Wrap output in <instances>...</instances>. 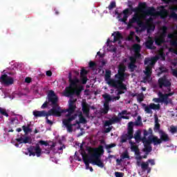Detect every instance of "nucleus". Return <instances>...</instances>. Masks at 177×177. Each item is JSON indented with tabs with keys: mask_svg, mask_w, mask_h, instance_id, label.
Wrapping results in <instances>:
<instances>
[{
	"mask_svg": "<svg viewBox=\"0 0 177 177\" xmlns=\"http://www.w3.org/2000/svg\"><path fill=\"white\" fill-rule=\"evenodd\" d=\"M57 102H59V97H57L55 91L50 90L47 95V100L41 105V109H46L48 104H49V106H52L53 109L54 108L58 112V113L52 115L54 117H62V114L64 113V111L59 106Z\"/></svg>",
	"mask_w": 177,
	"mask_h": 177,
	"instance_id": "nucleus-1",
	"label": "nucleus"
},
{
	"mask_svg": "<svg viewBox=\"0 0 177 177\" xmlns=\"http://www.w3.org/2000/svg\"><path fill=\"white\" fill-rule=\"evenodd\" d=\"M59 112L55 109V108H52L48 112L46 111H34L32 114L35 118H39L41 117H46L47 124L49 125H53V122L50 120H48V117L50 115H55V114H58Z\"/></svg>",
	"mask_w": 177,
	"mask_h": 177,
	"instance_id": "nucleus-2",
	"label": "nucleus"
},
{
	"mask_svg": "<svg viewBox=\"0 0 177 177\" xmlns=\"http://www.w3.org/2000/svg\"><path fill=\"white\" fill-rule=\"evenodd\" d=\"M68 81L69 86L67 87L66 93V96H71V95H73V93L70 89H76V88H78V84H80V79H78V77H77V76H74L73 78V76H71V73H69Z\"/></svg>",
	"mask_w": 177,
	"mask_h": 177,
	"instance_id": "nucleus-3",
	"label": "nucleus"
},
{
	"mask_svg": "<svg viewBox=\"0 0 177 177\" xmlns=\"http://www.w3.org/2000/svg\"><path fill=\"white\" fill-rule=\"evenodd\" d=\"M101 157L102 154L99 153V151H94L93 153L90 155V162H91L93 165H97L99 168H104V163L102 161Z\"/></svg>",
	"mask_w": 177,
	"mask_h": 177,
	"instance_id": "nucleus-4",
	"label": "nucleus"
},
{
	"mask_svg": "<svg viewBox=\"0 0 177 177\" xmlns=\"http://www.w3.org/2000/svg\"><path fill=\"white\" fill-rule=\"evenodd\" d=\"M125 75L122 73H117L115 75L114 80H112V82L114 83V88H118L119 89H127V84H124L125 81Z\"/></svg>",
	"mask_w": 177,
	"mask_h": 177,
	"instance_id": "nucleus-5",
	"label": "nucleus"
},
{
	"mask_svg": "<svg viewBox=\"0 0 177 177\" xmlns=\"http://www.w3.org/2000/svg\"><path fill=\"white\" fill-rule=\"evenodd\" d=\"M160 138H158L156 136H152V142H153V146H157L158 145H161L162 142H169L171 140V138H169V136H168V133H165L164 131H160Z\"/></svg>",
	"mask_w": 177,
	"mask_h": 177,
	"instance_id": "nucleus-6",
	"label": "nucleus"
},
{
	"mask_svg": "<svg viewBox=\"0 0 177 177\" xmlns=\"http://www.w3.org/2000/svg\"><path fill=\"white\" fill-rule=\"evenodd\" d=\"M133 139V122H129L127 128V133L121 136L120 142L122 143H127V140H131Z\"/></svg>",
	"mask_w": 177,
	"mask_h": 177,
	"instance_id": "nucleus-7",
	"label": "nucleus"
},
{
	"mask_svg": "<svg viewBox=\"0 0 177 177\" xmlns=\"http://www.w3.org/2000/svg\"><path fill=\"white\" fill-rule=\"evenodd\" d=\"M128 7L129 8H126L122 11L124 16L120 19V21H122V23H127V20H128V17H129V15H131L132 12H138V8H134L132 1H128Z\"/></svg>",
	"mask_w": 177,
	"mask_h": 177,
	"instance_id": "nucleus-8",
	"label": "nucleus"
},
{
	"mask_svg": "<svg viewBox=\"0 0 177 177\" xmlns=\"http://www.w3.org/2000/svg\"><path fill=\"white\" fill-rule=\"evenodd\" d=\"M28 151L30 157H31V156L33 157H35V156H37V157H41V155L42 154V149L38 144H37L36 146H30L28 148Z\"/></svg>",
	"mask_w": 177,
	"mask_h": 177,
	"instance_id": "nucleus-9",
	"label": "nucleus"
},
{
	"mask_svg": "<svg viewBox=\"0 0 177 177\" xmlns=\"http://www.w3.org/2000/svg\"><path fill=\"white\" fill-rule=\"evenodd\" d=\"M160 89H162V87L167 88L169 92H171V82L167 79V76L160 77L158 80Z\"/></svg>",
	"mask_w": 177,
	"mask_h": 177,
	"instance_id": "nucleus-10",
	"label": "nucleus"
},
{
	"mask_svg": "<svg viewBox=\"0 0 177 177\" xmlns=\"http://www.w3.org/2000/svg\"><path fill=\"white\" fill-rule=\"evenodd\" d=\"M121 118H122L123 120H129V118L125 115H122L120 116V118L113 117L109 120H106L104 125V127H110V125H113V124L120 122V121H121Z\"/></svg>",
	"mask_w": 177,
	"mask_h": 177,
	"instance_id": "nucleus-11",
	"label": "nucleus"
},
{
	"mask_svg": "<svg viewBox=\"0 0 177 177\" xmlns=\"http://www.w3.org/2000/svg\"><path fill=\"white\" fill-rule=\"evenodd\" d=\"M142 107H145V111L147 114H153V111L151 110H160V104H156L154 103H151L149 106L146 105V104H142Z\"/></svg>",
	"mask_w": 177,
	"mask_h": 177,
	"instance_id": "nucleus-12",
	"label": "nucleus"
},
{
	"mask_svg": "<svg viewBox=\"0 0 177 177\" xmlns=\"http://www.w3.org/2000/svg\"><path fill=\"white\" fill-rule=\"evenodd\" d=\"M0 81L1 84H3V85H6V86H9V85H12L13 82H15L13 77L8 76L6 74L2 75L0 77Z\"/></svg>",
	"mask_w": 177,
	"mask_h": 177,
	"instance_id": "nucleus-13",
	"label": "nucleus"
},
{
	"mask_svg": "<svg viewBox=\"0 0 177 177\" xmlns=\"http://www.w3.org/2000/svg\"><path fill=\"white\" fill-rule=\"evenodd\" d=\"M75 109H77V105H75V102L74 100H69V105L68 109L66 110H63V113H68L66 114V117H71V114H73V113L75 111Z\"/></svg>",
	"mask_w": 177,
	"mask_h": 177,
	"instance_id": "nucleus-14",
	"label": "nucleus"
},
{
	"mask_svg": "<svg viewBox=\"0 0 177 177\" xmlns=\"http://www.w3.org/2000/svg\"><path fill=\"white\" fill-rule=\"evenodd\" d=\"M104 80L106 84L109 85V86L114 88V83L113 82V81H114V79H111V71H106L104 75Z\"/></svg>",
	"mask_w": 177,
	"mask_h": 177,
	"instance_id": "nucleus-15",
	"label": "nucleus"
},
{
	"mask_svg": "<svg viewBox=\"0 0 177 177\" xmlns=\"http://www.w3.org/2000/svg\"><path fill=\"white\" fill-rule=\"evenodd\" d=\"M152 139L153 137H149L147 141V144H145V149H143V151H145L146 154H149V153H151V150H153L151 145H150L151 143L154 144V142L151 140Z\"/></svg>",
	"mask_w": 177,
	"mask_h": 177,
	"instance_id": "nucleus-16",
	"label": "nucleus"
},
{
	"mask_svg": "<svg viewBox=\"0 0 177 177\" xmlns=\"http://www.w3.org/2000/svg\"><path fill=\"white\" fill-rule=\"evenodd\" d=\"M157 60H158L157 57H153L152 58L146 57L144 61V64L145 66L148 64V66H150V67H153V66L156 64Z\"/></svg>",
	"mask_w": 177,
	"mask_h": 177,
	"instance_id": "nucleus-17",
	"label": "nucleus"
},
{
	"mask_svg": "<svg viewBox=\"0 0 177 177\" xmlns=\"http://www.w3.org/2000/svg\"><path fill=\"white\" fill-rule=\"evenodd\" d=\"M140 19V17L138 15H133V17L129 19V23L127 24V28H132L133 27V24L138 23L139 21V19Z\"/></svg>",
	"mask_w": 177,
	"mask_h": 177,
	"instance_id": "nucleus-18",
	"label": "nucleus"
},
{
	"mask_svg": "<svg viewBox=\"0 0 177 177\" xmlns=\"http://www.w3.org/2000/svg\"><path fill=\"white\" fill-rule=\"evenodd\" d=\"M158 97H160L161 99V103H165V104L168 105L169 103V101H168L169 96L167 95V93L163 94L161 93V91H159L158 93Z\"/></svg>",
	"mask_w": 177,
	"mask_h": 177,
	"instance_id": "nucleus-19",
	"label": "nucleus"
},
{
	"mask_svg": "<svg viewBox=\"0 0 177 177\" xmlns=\"http://www.w3.org/2000/svg\"><path fill=\"white\" fill-rule=\"evenodd\" d=\"M151 68H153V66H150V65L146 66L145 71H144V73L146 75L144 77V81H147L151 77Z\"/></svg>",
	"mask_w": 177,
	"mask_h": 177,
	"instance_id": "nucleus-20",
	"label": "nucleus"
},
{
	"mask_svg": "<svg viewBox=\"0 0 177 177\" xmlns=\"http://www.w3.org/2000/svg\"><path fill=\"white\" fill-rule=\"evenodd\" d=\"M154 45V40H153V39H151V37H149V39L147 40V41L145 42V46L147 48V49H156V46H153Z\"/></svg>",
	"mask_w": 177,
	"mask_h": 177,
	"instance_id": "nucleus-21",
	"label": "nucleus"
},
{
	"mask_svg": "<svg viewBox=\"0 0 177 177\" xmlns=\"http://www.w3.org/2000/svg\"><path fill=\"white\" fill-rule=\"evenodd\" d=\"M89 107H90V105L88 104V103L86 102L82 103V110L83 113L85 114V115H89V111H91V109Z\"/></svg>",
	"mask_w": 177,
	"mask_h": 177,
	"instance_id": "nucleus-22",
	"label": "nucleus"
},
{
	"mask_svg": "<svg viewBox=\"0 0 177 177\" xmlns=\"http://www.w3.org/2000/svg\"><path fill=\"white\" fill-rule=\"evenodd\" d=\"M161 128V125L160 124V123L158 122V116H157V115H155V124L153 127V131L156 133H160V131H162L160 129Z\"/></svg>",
	"mask_w": 177,
	"mask_h": 177,
	"instance_id": "nucleus-23",
	"label": "nucleus"
},
{
	"mask_svg": "<svg viewBox=\"0 0 177 177\" xmlns=\"http://www.w3.org/2000/svg\"><path fill=\"white\" fill-rule=\"evenodd\" d=\"M83 158V161L86 165V169H89V168L91 167L89 166V164H92V162H91V156H88V155H85L82 156Z\"/></svg>",
	"mask_w": 177,
	"mask_h": 177,
	"instance_id": "nucleus-24",
	"label": "nucleus"
},
{
	"mask_svg": "<svg viewBox=\"0 0 177 177\" xmlns=\"http://www.w3.org/2000/svg\"><path fill=\"white\" fill-rule=\"evenodd\" d=\"M142 132L140 131V130H137L136 131V133H134V136L133 138H134L136 142L137 143H139V142L142 141Z\"/></svg>",
	"mask_w": 177,
	"mask_h": 177,
	"instance_id": "nucleus-25",
	"label": "nucleus"
},
{
	"mask_svg": "<svg viewBox=\"0 0 177 177\" xmlns=\"http://www.w3.org/2000/svg\"><path fill=\"white\" fill-rule=\"evenodd\" d=\"M156 12V8L154 7H149L148 9H147L144 13L147 15V16H153Z\"/></svg>",
	"mask_w": 177,
	"mask_h": 177,
	"instance_id": "nucleus-26",
	"label": "nucleus"
},
{
	"mask_svg": "<svg viewBox=\"0 0 177 177\" xmlns=\"http://www.w3.org/2000/svg\"><path fill=\"white\" fill-rule=\"evenodd\" d=\"M62 124L66 127L67 132L69 133L73 132V125H71V123H68V122H64L62 120Z\"/></svg>",
	"mask_w": 177,
	"mask_h": 177,
	"instance_id": "nucleus-27",
	"label": "nucleus"
},
{
	"mask_svg": "<svg viewBox=\"0 0 177 177\" xmlns=\"http://www.w3.org/2000/svg\"><path fill=\"white\" fill-rule=\"evenodd\" d=\"M164 42H165V39H162L160 36L155 38V44L156 45H158V46H161Z\"/></svg>",
	"mask_w": 177,
	"mask_h": 177,
	"instance_id": "nucleus-28",
	"label": "nucleus"
},
{
	"mask_svg": "<svg viewBox=\"0 0 177 177\" xmlns=\"http://www.w3.org/2000/svg\"><path fill=\"white\" fill-rule=\"evenodd\" d=\"M131 49L133 50L134 53L140 52V50L142 49V46L139 44H134L132 45Z\"/></svg>",
	"mask_w": 177,
	"mask_h": 177,
	"instance_id": "nucleus-29",
	"label": "nucleus"
},
{
	"mask_svg": "<svg viewBox=\"0 0 177 177\" xmlns=\"http://www.w3.org/2000/svg\"><path fill=\"white\" fill-rule=\"evenodd\" d=\"M76 124H86V119L84 118V115H82V113H80L79 115V121L76 120Z\"/></svg>",
	"mask_w": 177,
	"mask_h": 177,
	"instance_id": "nucleus-30",
	"label": "nucleus"
},
{
	"mask_svg": "<svg viewBox=\"0 0 177 177\" xmlns=\"http://www.w3.org/2000/svg\"><path fill=\"white\" fill-rule=\"evenodd\" d=\"M109 110H110L109 104L104 103V108L101 110V113L102 114H107V113H109Z\"/></svg>",
	"mask_w": 177,
	"mask_h": 177,
	"instance_id": "nucleus-31",
	"label": "nucleus"
},
{
	"mask_svg": "<svg viewBox=\"0 0 177 177\" xmlns=\"http://www.w3.org/2000/svg\"><path fill=\"white\" fill-rule=\"evenodd\" d=\"M162 32L159 37L162 39H165V37H167V30H168V28H167V26H162Z\"/></svg>",
	"mask_w": 177,
	"mask_h": 177,
	"instance_id": "nucleus-32",
	"label": "nucleus"
},
{
	"mask_svg": "<svg viewBox=\"0 0 177 177\" xmlns=\"http://www.w3.org/2000/svg\"><path fill=\"white\" fill-rule=\"evenodd\" d=\"M102 97L104 99L105 102L109 104L111 100L113 101V98H111V96H110L109 94H104L102 95Z\"/></svg>",
	"mask_w": 177,
	"mask_h": 177,
	"instance_id": "nucleus-33",
	"label": "nucleus"
},
{
	"mask_svg": "<svg viewBox=\"0 0 177 177\" xmlns=\"http://www.w3.org/2000/svg\"><path fill=\"white\" fill-rule=\"evenodd\" d=\"M82 91H84V86H79L77 88H75V93L76 96H80Z\"/></svg>",
	"mask_w": 177,
	"mask_h": 177,
	"instance_id": "nucleus-34",
	"label": "nucleus"
},
{
	"mask_svg": "<svg viewBox=\"0 0 177 177\" xmlns=\"http://www.w3.org/2000/svg\"><path fill=\"white\" fill-rule=\"evenodd\" d=\"M31 124H28L27 126H22V129L25 133H28L30 132H32V129L30 128Z\"/></svg>",
	"mask_w": 177,
	"mask_h": 177,
	"instance_id": "nucleus-35",
	"label": "nucleus"
},
{
	"mask_svg": "<svg viewBox=\"0 0 177 177\" xmlns=\"http://www.w3.org/2000/svg\"><path fill=\"white\" fill-rule=\"evenodd\" d=\"M121 38H122V35H121L119 31L116 32L115 35L113 38V42H117V41H120Z\"/></svg>",
	"mask_w": 177,
	"mask_h": 177,
	"instance_id": "nucleus-36",
	"label": "nucleus"
},
{
	"mask_svg": "<svg viewBox=\"0 0 177 177\" xmlns=\"http://www.w3.org/2000/svg\"><path fill=\"white\" fill-rule=\"evenodd\" d=\"M75 118H77V114L71 115L68 119H64L62 121L71 124V121H74V120H75Z\"/></svg>",
	"mask_w": 177,
	"mask_h": 177,
	"instance_id": "nucleus-37",
	"label": "nucleus"
},
{
	"mask_svg": "<svg viewBox=\"0 0 177 177\" xmlns=\"http://www.w3.org/2000/svg\"><path fill=\"white\" fill-rule=\"evenodd\" d=\"M128 68L130 70L131 73H133L136 68H138V66L136 64H129Z\"/></svg>",
	"mask_w": 177,
	"mask_h": 177,
	"instance_id": "nucleus-38",
	"label": "nucleus"
},
{
	"mask_svg": "<svg viewBox=\"0 0 177 177\" xmlns=\"http://www.w3.org/2000/svg\"><path fill=\"white\" fill-rule=\"evenodd\" d=\"M149 135H153V129L151 128H149L148 131L146 129L143 130V136H149Z\"/></svg>",
	"mask_w": 177,
	"mask_h": 177,
	"instance_id": "nucleus-39",
	"label": "nucleus"
},
{
	"mask_svg": "<svg viewBox=\"0 0 177 177\" xmlns=\"http://www.w3.org/2000/svg\"><path fill=\"white\" fill-rule=\"evenodd\" d=\"M141 169H142V171H147V169H149V162H142L141 163Z\"/></svg>",
	"mask_w": 177,
	"mask_h": 177,
	"instance_id": "nucleus-40",
	"label": "nucleus"
},
{
	"mask_svg": "<svg viewBox=\"0 0 177 177\" xmlns=\"http://www.w3.org/2000/svg\"><path fill=\"white\" fill-rule=\"evenodd\" d=\"M125 66H120L118 71V73L122 74L123 75H127V73H125Z\"/></svg>",
	"mask_w": 177,
	"mask_h": 177,
	"instance_id": "nucleus-41",
	"label": "nucleus"
},
{
	"mask_svg": "<svg viewBox=\"0 0 177 177\" xmlns=\"http://www.w3.org/2000/svg\"><path fill=\"white\" fill-rule=\"evenodd\" d=\"M143 99H145V95L143 93H139L137 95V100L138 102H143Z\"/></svg>",
	"mask_w": 177,
	"mask_h": 177,
	"instance_id": "nucleus-42",
	"label": "nucleus"
},
{
	"mask_svg": "<svg viewBox=\"0 0 177 177\" xmlns=\"http://www.w3.org/2000/svg\"><path fill=\"white\" fill-rule=\"evenodd\" d=\"M117 5L115 3V1H111L109 6H108L109 10H113L114 8H116Z\"/></svg>",
	"mask_w": 177,
	"mask_h": 177,
	"instance_id": "nucleus-43",
	"label": "nucleus"
},
{
	"mask_svg": "<svg viewBox=\"0 0 177 177\" xmlns=\"http://www.w3.org/2000/svg\"><path fill=\"white\" fill-rule=\"evenodd\" d=\"M80 81L83 85H85L86 82H88V77L87 76H80Z\"/></svg>",
	"mask_w": 177,
	"mask_h": 177,
	"instance_id": "nucleus-44",
	"label": "nucleus"
},
{
	"mask_svg": "<svg viewBox=\"0 0 177 177\" xmlns=\"http://www.w3.org/2000/svg\"><path fill=\"white\" fill-rule=\"evenodd\" d=\"M87 75H88V71L85 70L84 68H82L80 71V77H86Z\"/></svg>",
	"mask_w": 177,
	"mask_h": 177,
	"instance_id": "nucleus-45",
	"label": "nucleus"
},
{
	"mask_svg": "<svg viewBox=\"0 0 177 177\" xmlns=\"http://www.w3.org/2000/svg\"><path fill=\"white\" fill-rule=\"evenodd\" d=\"M94 151H98V153H100L101 156L104 154V149H103V146L100 145L97 149L94 150Z\"/></svg>",
	"mask_w": 177,
	"mask_h": 177,
	"instance_id": "nucleus-46",
	"label": "nucleus"
},
{
	"mask_svg": "<svg viewBox=\"0 0 177 177\" xmlns=\"http://www.w3.org/2000/svg\"><path fill=\"white\" fill-rule=\"evenodd\" d=\"M170 132L173 135L175 133H177V126L176 127H174V126L170 127Z\"/></svg>",
	"mask_w": 177,
	"mask_h": 177,
	"instance_id": "nucleus-47",
	"label": "nucleus"
},
{
	"mask_svg": "<svg viewBox=\"0 0 177 177\" xmlns=\"http://www.w3.org/2000/svg\"><path fill=\"white\" fill-rule=\"evenodd\" d=\"M133 57L134 59L138 60V59H141L142 54H140V52L134 53V55Z\"/></svg>",
	"mask_w": 177,
	"mask_h": 177,
	"instance_id": "nucleus-48",
	"label": "nucleus"
},
{
	"mask_svg": "<svg viewBox=\"0 0 177 177\" xmlns=\"http://www.w3.org/2000/svg\"><path fill=\"white\" fill-rule=\"evenodd\" d=\"M88 66L90 68H91L92 70H95V67L96 66V64L94 62L91 61L88 63Z\"/></svg>",
	"mask_w": 177,
	"mask_h": 177,
	"instance_id": "nucleus-49",
	"label": "nucleus"
},
{
	"mask_svg": "<svg viewBox=\"0 0 177 177\" xmlns=\"http://www.w3.org/2000/svg\"><path fill=\"white\" fill-rule=\"evenodd\" d=\"M116 145L114 143H112L111 145H105V149H106V150H110V149H113V147H115Z\"/></svg>",
	"mask_w": 177,
	"mask_h": 177,
	"instance_id": "nucleus-50",
	"label": "nucleus"
},
{
	"mask_svg": "<svg viewBox=\"0 0 177 177\" xmlns=\"http://www.w3.org/2000/svg\"><path fill=\"white\" fill-rule=\"evenodd\" d=\"M115 89H118V95H124V93H125V91H127V89H121L119 88H115Z\"/></svg>",
	"mask_w": 177,
	"mask_h": 177,
	"instance_id": "nucleus-51",
	"label": "nucleus"
},
{
	"mask_svg": "<svg viewBox=\"0 0 177 177\" xmlns=\"http://www.w3.org/2000/svg\"><path fill=\"white\" fill-rule=\"evenodd\" d=\"M137 25L138 26V27H145V23H143V21H142V20H140V18L137 21Z\"/></svg>",
	"mask_w": 177,
	"mask_h": 177,
	"instance_id": "nucleus-52",
	"label": "nucleus"
},
{
	"mask_svg": "<svg viewBox=\"0 0 177 177\" xmlns=\"http://www.w3.org/2000/svg\"><path fill=\"white\" fill-rule=\"evenodd\" d=\"M122 160H125V158H129V154H128V152H124L122 155Z\"/></svg>",
	"mask_w": 177,
	"mask_h": 177,
	"instance_id": "nucleus-53",
	"label": "nucleus"
},
{
	"mask_svg": "<svg viewBox=\"0 0 177 177\" xmlns=\"http://www.w3.org/2000/svg\"><path fill=\"white\" fill-rule=\"evenodd\" d=\"M39 145H41V146H49V143H48V142L46 141H44V140H39Z\"/></svg>",
	"mask_w": 177,
	"mask_h": 177,
	"instance_id": "nucleus-54",
	"label": "nucleus"
},
{
	"mask_svg": "<svg viewBox=\"0 0 177 177\" xmlns=\"http://www.w3.org/2000/svg\"><path fill=\"white\" fill-rule=\"evenodd\" d=\"M130 63L129 64H136V59L133 57H130Z\"/></svg>",
	"mask_w": 177,
	"mask_h": 177,
	"instance_id": "nucleus-55",
	"label": "nucleus"
},
{
	"mask_svg": "<svg viewBox=\"0 0 177 177\" xmlns=\"http://www.w3.org/2000/svg\"><path fill=\"white\" fill-rule=\"evenodd\" d=\"M115 177H124V173L116 171V172H115Z\"/></svg>",
	"mask_w": 177,
	"mask_h": 177,
	"instance_id": "nucleus-56",
	"label": "nucleus"
},
{
	"mask_svg": "<svg viewBox=\"0 0 177 177\" xmlns=\"http://www.w3.org/2000/svg\"><path fill=\"white\" fill-rule=\"evenodd\" d=\"M170 44L171 45V46H175L176 48V46H177V40L176 39L171 40L170 41Z\"/></svg>",
	"mask_w": 177,
	"mask_h": 177,
	"instance_id": "nucleus-57",
	"label": "nucleus"
},
{
	"mask_svg": "<svg viewBox=\"0 0 177 177\" xmlns=\"http://www.w3.org/2000/svg\"><path fill=\"white\" fill-rule=\"evenodd\" d=\"M30 137L28 136H26L24 138V140H23V143H24L25 145L27 144V143H30Z\"/></svg>",
	"mask_w": 177,
	"mask_h": 177,
	"instance_id": "nucleus-58",
	"label": "nucleus"
},
{
	"mask_svg": "<svg viewBox=\"0 0 177 177\" xmlns=\"http://www.w3.org/2000/svg\"><path fill=\"white\" fill-rule=\"evenodd\" d=\"M131 151H136L137 150L139 149V147L136 146V145H131Z\"/></svg>",
	"mask_w": 177,
	"mask_h": 177,
	"instance_id": "nucleus-59",
	"label": "nucleus"
},
{
	"mask_svg": "<svg viewBox=\"0 0 177 177\" xmlns=\"http://www.w3.org/2000/svg\"><path fill=\"white\" fill-rule=\"evenodd\" d=\"M170 17H172V19H175V20H177V14L175 12H173L170 15Z\"/></svg>",
	"mask_w": 177,
	"mask_h": 177,
	"instance_id": "nucleus-60",
	"label": "nucleus"
},
{
	"mask_svg": "<svg viewBox=\"0 0 177 177\" xmlns=\"http://www.w3.org/2000/svg\"><path fill=\"white\" fill-rule=\"evenodd\" d=\"M153 102H155V103H161V97H159L158 98H153Z\"/></svg>",
	"mask_w": 177,
	"mask_h": 177,
	"instance_id": "nucleus-61",
	"label": "nucleus"
},
{
	"mask_svg": "<svg viewBox=\"0 0 177 177\" xmlns=\"http://www.w3.org/2000/svg\"><path fill=\"white\" fill-rule=\"evenodd\" d=\"M147 162H149L151 164V165H156V162H154V160L153 159H149Z\"/></svg>",
	"mask_w": 177,
	"mask_h": 177,
	"instance_id": "nucleus-62",
	"label": "nucleus"
},
{
	"mask_svg": "<svg viewBox=\"0 0 177 177\" xmlns=\"http://www.w3.org/2000/svg\"><path fill=\"white\" fill-rule=\"evenodd\" d=\"M142 124V118L140 116L138 117V122H136V125H140Z\"/></svg>",
	"mask_w": 177,
	"mask_h": 177,
	"instance_id": "nucleus-63",
	"label": "nucleus"
},
{
	"mask_svg": "<svg viewBox=\"0 0 177 177\" xmlns=\"http://www.w3.org/2000/svg\"><path fill=\"white\" fill-rule=\"evenodd\" d=\"M23 140H24L23 137H21L19 138L16 139V141L18 142V143H20V144L23 143Z\"/></svg>",
	"mask_w": 177,
	"mask_h": 177,
	"instance_id": "nucleus-64",
	"label": "nucleus"
}]
</instances>
